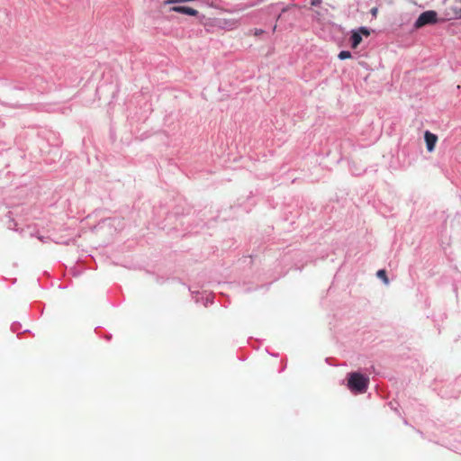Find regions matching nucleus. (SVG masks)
<instances>
[{
    "label": "nucleus",
    "mask_w": 461,
    "mask_h": 461,
    "mask_svg": "<svg viewBox=\"0 0 461 461\" xmlns=\"http://www.w3.org/2000/svg\"><path fill=\"white\" fill-rule=\"evenodd\" d=\"M439 12L442 23L461 20V0H443Z\"/></svg>",
    "instance_id": "f257e3e1"
},
{
    "label": "nucleus",
    "mask_w": 461,
    "mask_h": 461,
    "mask_svg": "<svg viewBox=\"0 0 461 461\" xmlns=\"http://www.w3.org/2000/svg\"><path fill=\"white\" fill-rule=\"evenodd\" d=\"M369 378L360 373L353 372L348 375V387L351 392L362 393L367 389Z\"/></svg>",
    "instance_id": "f03ea898"
},
{
    "label": "nucleus",
    "mask_w": 461,
    "mask_h": 461,
    "mask_svg": "<svg viewBox=\"0 0 461 461\" xmlns=\"http://www.w3.org/2000/svg\"><path fill=\"white\" fill-rule=\"evenodd\" d=\"M240 24V21L238 18L233 17H218L209 19L208 22L204 23V26L217 27L219 29L231 31L238 28Z\"/></svg>",
    "instance_id": "7ed1b4c3"
},
{
    "label": "nucleus",
    "mask_w": 461,
    "mask_h": 461,
    "mask_svg": "<svg viewBox=\"0 0 461 461\" xmlns=\"http://www.w3.org/2000/svg\"><path fill=\"white\" fill-rule=\"evenodd\" d=\"M438 22H440V20L439 18H438V14L436 11H425L420 14V16L414 23V28L420 29L426 25L435 24Z\"/></svg>",
    "instance_id": "20e7f679"
},
{
    "label": "nucleus",
    "mask_w": 461,
    "mask_h": 461,
    "mask_svg": "<svg viewBox=\"0 0 461 461\" xmlns=\"http://www.w3.org/2000/svg\"><path fill=\"white\" fill-rule=\"evenodd\" d=\"M366 37L370 35V32L366 27H360L358 31H353L350 38L351 41V48L356 49L362 41V36Z\"/></svg>",
    "instance_id": "39448f33"
},
{
    "label": "nucleus",
    "mask_w": 461,
    "mask_h": 461,
    "mask_svg": "<svg viewBox=\"0 0 461 461\" xmlns=\"http://www.w3.org/2000/svg\"><path fill=\"white\" fill-rule=\"evenodd\" d=\"M424 139L428 151L432 152L438 141V136L429 131H426L424 133Z\"/></svg>",
    "instance_id": "423d86ee"
},
{
    "label": "nucleus",
    "mask_w": 461,
    "mask_h": 461,
    "mask_svg": "<svg viewBox=\"0 0 461 461\" xmlns=\"http://www.w3.org/2000/svg\"><path fill=\"white\" fill-rule=\"evenodd\" d=\"M376 276L384 281V284H389V279L386 275V271L384 269H380L377 271Z\"/></svg>",
    "instance_id": "0eeeda50"
},
{
    "label": "nucleus",
    "mask_w": 461,
    "mask_h": 461,
    "mask_svg": "<svg viewBox=\"0 0 461 461\" xmlns=\"http://www.w3.org/2000/svg\"><path fill=\"white\" fill-rule=\"evenodd\" d=\"M339 59H347L351 58V53L348 50H342L339 53Z\"/></svg>",
    "instance_id": "6e6552de"
},
{
    "label": "nucleus",
    "mask_w": 461,
    "mask_h": 461,
    "mask_svg": "<svg viewBox=\"0 0 461 461\" xmlns=\"http://www.w3.org/2000/svg\"><path fill=\"white\" fill-rule=\"evenodd\" d=\"M252 32L254 36H259L264 33L262 29H254Z\"/></svg>",
    "instance_id": "1a4fd4ad"
},
{
    "label": "nucleus",
    "mask_w": 461,
    "mask_h": 461,
    "mask_svg": "<svg viewBox=\"0 0 461 461\" xmlns=\"http://www.w3.org/2000/svg\"><path fill=\"white\" fill-rule=\"evenodd\" d=\"M370 13L372 14L373 17H376L377 15V13H378V8L377 7H373L371 10H370Z\"/></svg>",
    "instance_id": "9d476101"
},
{
    "label": "nucleus",
    "mask_w": 461,
    "mask_h": 461,
    "mask_svg": "<svg viewBox=\"0 0 461 461\" xmlns=\"http://www.w3.org/2000/svg\"><path fill=\"white\" fill-rule=\"evenodd\" d=\"M321 0H312L311 1V5L312 6H317V5H321Z\"/></svg>",
    "instance_id": "9b49d317"
},
{
    "label": "nucleus",
    "mask_w": 461,
    "mask_h": 461,
    "mask_svg": "<svg viewBox=\"0 0 461 461\" xmlns=\"http://www.w3.org/2000/svg\"><path fill=\"white\" fill-rule=\"evenodd\" d=\"M289 8H290V6H287V7H285V8H283L282 13L286 12Z\"/></svg>",
    "instance_id": "f8f14e48"
},
{
    "label": "nucleus",
    "mask_w": 461,
    "mask_h": 461,
    "mask_svg": "<svg viewBox=\"0 0 461 461\" xmlns=\"http://www.w3.org/2000/svg\"><path fill=\"white\" fill-rule=\"evenodd\" d=\"M276 25H275V26L273 27V32H275V31H276Z\"/></svg>",
    "instance_id": "ddd939ff"
}]
</instances>
